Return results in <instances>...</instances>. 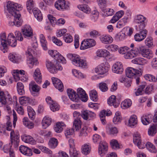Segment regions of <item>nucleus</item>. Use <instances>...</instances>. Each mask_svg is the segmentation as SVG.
I'll return each mask as SVG.
<instances>
[{
    "label": "nucleus",
    "instance_id": "21",
    "mask_svg": "<svg viewBox=\"0 0 157 157\" xmlns=\"http://www.w3.org/2000/svg\"><path fill=\"white\" fill-rule=\"evenodd\" d=\"M22 32L25 37H29L33 35V31L30 26L26 25L22 29Z\"/></svg>",
    "mask_w": 157,
    "mask_h": 157
},
{
    "label": "nucleus",
    "instance_id": "51",
    "mask_svg": "<svg viewBox=\"0 0 157 157\" xmlns=\"http://www.w3.org/2000/svg\"><path fill=\"white\" fill-rule=\"evenodd\" d=\"M99 88L102 92H105L107 91L108 87L107 84L105 82H101L99 85Z\"/></svg>",
    "mask_w": 157,
    "mask_h": 157
},
{
    "label": "nucleus",
    "instance_id": "35",
    "mask_svg": "<svg viewBox=\"0 0 157 157\" xmlns=\"http://www.w3.org/2000/svg\"><path fill=\"white\" fill-rule=\"evenodd\" d=\"M77 7L79 10L86 13H90V9L86 5H78Z\"/></svg>",
    "mask_w": 157,
    "mask_h": 157
},
{
    "label": "nucleus",
    "instance_id": "24",
    "mask_svg": "<svg viewBox=\"0 0 157 157\" xmlns=\"http://www.w3.org/2000/svg\"><path fill=\"white\" fill-rule=\"evenodd\" d=\"M22 140L24 142L31 144H36V141L31 136L27 135H24L22 137Z\"/></svg>",
    "mask_w": 157,
    "mask_h": 157
},
{
    "label": "nucleus",
    "instance_id": "25",
    "mask_svg": "<svg viewBox=\"0 0 157 157\" xmlns=\"http://www.w3.org/2000/svg\"><path fill=\"white\" fill-rule=\"evenodd\" d=\"M33 12L35 17L39 21H41L43 19L42 15L40 11L37 8H34Z\"/></svg>",
    "mask_w": 157,
    "mask_h": 157
},
{
    "label": "nucleus",
    "instance_id": "1",
    "mask_svg": "<svg viewBox=\"0 0 157 157\" xmlns=\"http://www.w3.org/2000/svg\"><path fill=\"white\" fill-rule=\"evenodd\" d=\"M6 7L7 10L11 15L9 17L10 19L9 23L10 25L17 27L21 25L23 21L20 18L21 15L19 13V6L18 4L9 1L7 2Z\"/></svg>",
    "mask_w": 157,
    "mask_h": 157
},
{
    "label": "nucleus",
    "instance_id": "30",
    "mask_svg": "<svg viewBox=\"0 0 157 157\" xmlns=\"http://www.w3.org/2000/svg\"><path fill=\"white\" fill-rule=\"evenodd\" d=\"M52 119L48 117H45L44 118L42 122V126L44 128H46L51 123Z\"/></svg>",
    "mask_w": 157,
    "mask_h": 157
},
{
    "label": "nucleus",
    "instance_id": "56",
    "mask_svg": "<svg viewBox=\"0 0 157 157\" xmlns=\"http://www.w3.org/2000/svg\"><path fill=\"white\" fill-rule=\"evenodd\" d=\"M140 47L138 48H136L133 50H132L130 51L132 56L134 57H136L140 54Z\"/></svg>",
    "mask_w": 157,
    "mask_h": 157
},
{
    "label": "nucleus",
    "instance_id": "8",
    "mask_svg": "<svg viewBox=\"0 0 157 157\" xmlns=\"http://www.w3.org/2000/svg\"><path fill=\"white\" fill-rule=\"evenodd\" d=\"M55 6L58 10L62 11L67 10L69 8V5L66 3L64 0H57L55 3Z\"/></svg>",
    "mask_w": 157,
    "mask_h": 157
},
{
    "label": "nucleus",
    "instance_id": "13",
    "mask_svg": "<svg viewBox=\"0 0 157 157\" xmlns=\"http://www.w3.org/2000/svg\"><path fill=\"white\" fill-rule=\"evenodd\" d=\"M52 79L55 87L59 91H62L63 89V86L60 80L55 77L52 78Z\"/></svg>",
    "mask_w": 157,
    "mask_h": 157
},
{
    "label": "nucleus",
    "instance_id": "60",
    "mask_svg": "<svg viewBox=\"0 0 157 157\" xmlns=\"http://www.w3.org/2000/svg\"><path fill=\"white\" fill-rule=\"evenodd\" d=\"M145 43L146 45L148 47H151L153 44L152 39L151 37L147 38L145 40Z\"/></svg>",
    "mask_w": 157,
    "mask_h": 157
},
{
    "label": "nucleus",
    "instance_id": "19",
    "mask_svg": "<svg viewBox=\"0 0 157 157\" xmlns=\"http://www.w3.org/2000/svg\"><path fill=\"white\" fill-rule=\"evenodd\" d=\"M147 31L145 30L144 32H140V33H136L134 36L135 40L137 41H140L145 39L146 37Z\"/></svg>",
    "mask_w": 157,
    "mask_h": 157
},
{
    "label": "nucleus",
    "instance_id": "55",
    "mask_svg": "<svg viewBox=\"0 0 157 157\" xmlns=\"http://www.w3.org/2000/svg\"><path fill=\"white\" fill-rule=\"evenodd\" d=\"M87 43L88 42L86 40V41L84 40L82 41L81 43L80 47V49L81 50H84L90 48L89 45Z\"/></svg>",
    "mask_w": 157,
    "mask_h": 157
},
{
    "label": "nucleus",
    "instance_id": "42",
    "mask_svg": "<svg viewBox=\"0 0 157 157\" xmlns=\"http://www.w3.org/2000/svg\"><path fill=\"white\" fill-rule=\"evenodd\" d=\"M90 99L94 101H96L98 99L97 93L95 90H93L90 92Z\"/></svg>",
    "mask_w": 157,
    "mask_h": 157
},
{
    "label": "nucleus",
    "instance_id": "27",
    "mask_svg": "<svg viewBox=\"0 0 157 157\" xmlns=\"http://www.w3.org/2000/svg\"><path fill=\"white\" fill-rule=\"evenodd\" d=\"M58 141L56 138L52 137L50 139L48 142V145L50 148L52 149L55 148L58 145Z\"/></svg>",
    "mask_w": 157,
    "mask_h": 157
},
{
    "label": "nucleus",
    "instance_id": "32",
    "mask_svg": "<svg viewBox=\"0 0 157 157\" xmlns=\"http://www.w3.org/2000/svg\"><path fill=\"white\" fill-rule=\"evenodd\" d=\"M146 84L145 82H143L142 85H140L138 88L137 90L135 92V94L136 96L142 95L144 93L143 89L145 87Z\"/></svg>",
    "mask_w": 157,
    "mask_h": 157
},
{
    "label": "nucleus",
    "instance_id": "12",
    "mask_svg": "<svg viewBox=\"0 0 157 157\" xmlns=\"http://www.w3.org/2000/svg\"><path fill=\"white\" fill-rule=\"evenodd\" d=\"M46 65L48 71L51 73L55 74L56 73L57 71V68L52 61L48 60L46 61Z\"/></svg>",
    "mask_w": 157,
    "mask_h": 157
},
{
    "label": "nucleus",
    "instance_id": "52",
    "mask_svg": "<svg viewBox=\"0 0 157 157\" xmlns=\"http://www.w3.org/2000/svg\"><path fill=\"white\" fill-rule=\"evenodd\" d=\"M110 144L113 149H116L119 148V145L118 141L116 140H111Z\"/></svg>",
    "mask_w": 157,
    "mask_h": 157
},
{
    "label": "nucleus",
    "instance_id": "3",
    "mask_svg": "<svg viewBox=\"0 0 157 157\" xmlns=\"http://www.w3.org/2000/svg\"><path fill=\"white\" fill-rule=\"evenodd\" d=\"M68 95L72 101L78 102L80 99L82 101L86 102L87 100V96L85 91L81 88H79L77 90V94L72 89L67 90Z\"/></svg>",
    "mask_w": 157,
    "mask_h": 157
},
{
    "label": "nucleus",
    "instance_id": "57",
    "mask_svg": "<svg viewBox=\"0 0 157 157\" xmlns=\"http://www.w3.org/2000/svg\"><path fill=\"white\" fill-rule=\"evenodd\" d=\"M40 149L44 152L49 154H52V151L48 148L43 146H39Z\"/></svg>",
    "mask_w": 157,
    "mask_h": 157
},
{
    "label": "nucleus",
    "instance_id": "54",
    "mask_svg": "<svg viewBox=\"0 0 157 157\" xmlns=\"http://www.w3.org/2000/svg\"><path fill=\"white\" fill-rule=\"evenodd\" d=\"M50 107L51 110L53 112H55L59 110L60 106L56 103L54 102L50 105Z\"/></svg>",
    "mask_w": 157,
    "mask_h": 157
},
{
    "label": "nucleus",
    "instance_id": "15",
    "mask_svg": "<svg viewBox=\"0 0 157 157\" xmlns=\"http://www.w3.org/2000/svg\"><path fill=\"white\" fill-rule=\"evenodd\" d=\"M73 64L77 67L82 68H85L87 65L86 60L78 56L76 58L75 61H73Z\"/></svg>",
    "mask_w": 157,
    "mask_h": 157
},
{
    "label": "nucleus",
    "instance_id": "39",
    "mask_svg": "<svg viewBox=\"0 0 157 157\" xmlns=\"http://www.w3.org/2000/svg\"><path fill=\"white\" fill-rule=\"evenodd\" d=\"M133 136V142L136 145L139 143L141 144V140L139 133L138 132H136L134 134Z\"/></svg>",
    "mask_w": 157,
    "mask_h": 157
},
{
    "label": "nucleus",
    "instance_id": "10",
    "mask_svg": "<svg viewBox=\"0 0 157 157\" xmlns=\"http://www.w3.org/2000/svg\"><path fill=\"white\" fill-rule=\"evenodd\" d=\"M139 49L140 51V54L143 57L148 59L153 57V54L150 50L145 48L144 46L140 47Z\"/></svg>",
    "mask_w": 157,
    "mask_h": 157
},
{
    "label": "nucleus",
    "instance_id": "17",
    "mask_svg": "<svg viewBox=\"0 0 157 157\" xmlns=\"http://www.w3.org/2000/svg\"><path fill=\"white\" fill-rule=\"evenodd\" d=\"M33 77L35 81L39 84L42 82V77L40 69L37 68L35 70L33 75Z\"/></svg>",
    "mask_w": 157,
    "mask_h": 157
},
{
    "label": "nucleus",
    "instance_id": "62",
    "mask_svg": "<svg viewBox=\"0 0 157 157\" xmlns=\"http://www.w3.org/2000/svg\"><path fill=\"white\" fill-rule=\"evenodd\" d=\"M16 39L21 41L23 40L21 33L19 31H16L15 33Z\"/></svg>",
    "mask_w": 157,
    "mask_h": 157
},
{
    "label": "nucleus",
    "instance_id": "23",
    "mask_svg": "<svg viewBox=\"0 0 157 157\" xmlns=\"http://www.w3.org/2000/svg\"><path fill=\"white\" fill-rule=\"evenodd\" d=\"M100 39L102 43L105 44H110L113 41V39L111 36L107 35L101 36Z\"/></svg>",
    "mask_w": 157,
    "mask_h": 157
},
{
    "label": "nucleus",
    "instance_id": "14",
    "mask_svg": "<svg viewBox=\"0 0 157 157\" xmlns=\"http://www.w3.org/2000/svg\"><path fill=\"white\" fill-rule=\"evenodd\" d=\"M106 132L108 135L113 136H116L118 133V130L115 127L110 124H108L106 128Z\"/></svg>",
    "mask_w": 157,
    "mask_h": 157
},
{
    "label": "nucleus",
    "instance_id": "59",
    "mask_svg": "<svg viewBox=\"0 0 157 157\" xmlns=\"http://www.w3.org/2000/svg\"><path fill=\"white\" fill-rule=\"evenodd\" d=\"M144 77L146 80L150 82H155V77L153 75L150 74H146L144 76Z\"/></svg>",
    "mask_w": 157,
    "mask_h": 157
},
{
    "label": "nucleus",
    "instance_id": "2",
    "mask_svg": "<svg viewBox=\"0 0 157 157\" xmlns=\"http://www.w3.org/2000/svg\"><path fill=\"white\" fill-rule=\"evenodd\" d=\"M0 40L1 46L0 48L1 50L2 51L3 53L7 52L8 45L12 47H14L17 45V40L13 34L12 33H10L8 34L7 39L6 33H2L0 35Z\"/></svg>",
    "mask_w": 157,
    "mask_h": 157
},
{
    "label": "nucleus",
    "instance_id": "58",
    "mask_svg": "<svg viewBox=\"0 0 157 157\" xmlns=\"http://www.w3.org/2000/svg\"><path fill=\"white\" fill-rule=\"evenodd\" d=\"M48 17L52 26L56 24L57 21L55 17L50 14H48Z\"/></svg>",
    "mask_w": 157,
    "mask_h": 157
},
{
    "label": "nucleus",
    "instance_id": "6",
    "mask_svg": "<svg viewBox=\"0 0 157 157\" xmlns=\"http://www.w3.org/2000/svg\"><path fill=\"white\" fill-rule=\"evenodd\" d=\"M11 143L12 145L13 144L15 148H17L19 145L20 142V135L18 132L11 131L10 132Z\"/></svg>",
    "mask_w": 157,
    "mask_h": 157
},
{
    "label": "nucleus",
    "instance_id": "41",
    "mask_svg": "<svg viewBox=\"0 0 157 157\" xmlns=\"http://www.w3.org/2000/svg\"><path fill=\"white\" fill-rule=\"evenodd\" d=\"M55 59L56 60V63L57 61L61 62L63 64H65L66 63L65 59L59 53H58L57 55H56Z\"/></svg>",
    "mask_w": 157,
    "mask_h": 157
},
{
    "label": "nucleus",
    "instance_id": "50",
    "mask_svg": "<svg viewBox=\"0 0 157 157\" xmlns=\"http://www.w3.org/2000/svg\"><path fill=\"white\" fill-rule=\"evenodd\" d=\"M132 102L131 100L130 99H126L122 101L121 103L122 106H123L125 108H128L129 107L132 105Z\"/></svg>",
    "mask_w": 157,
    "mask_h": 157
},
{
    "label": "nucleus",
    "instance_id": "31",
    "mask_svg": "<svg viewBox=\"0 0 157 157\" xmlns=\"http://www.w3.org/2000/svg\"><path fill=\"white\" fill-rule=\"evenodd\" d=\"M65 124L63 122H60L56 123L54 128V130L57 133H60L63 130V127Z\"/></svg>",
    "mask_w": 157,
    "mask_h": 157
},
{
    "label": "nucleus",
    "instance_id": "34",
    "mask_svg": "<svg viewBox=\"0 0 157 157\" xmlns=\"http://www.w3.org/2000/svg\"><path fill=\"white\" fill-rule=\"evenodd\" d=\"M17 89L18 93L20 95H23L25 94L24 86L23 84L21 82H18L17 83Z\"/></svg>",
    "mask_w": 157,
    "mask_h": 157
},
{
    "label": "nucleus",
    "instance_id": "61",
    "mask_svg": "<svg viewBox=\"0 0 157 157\" xmlns=\"http://www.w3.org/2000/svg\"><path fill=\"white\" fill-rule=\"evenodd\" d=\"M74 132L73 128L70 129H67L65 131V134L67 138H69V136L72 135Z\"/></svg>",
    "mask_w": 157,
    "mask_h": 157
},
{
    "label": "nucleus",
    "instance_id": "18",
    "mask_svg": "<svg viewBox=\"0 0 157 157\" xmlns=\"http://www.w3.org/2000/svg\"><path fill=\"white\" fill-rule=\"evenodd\" d=\"M19 150L23 154L27 156H31L33 154L32 150L27 147L21 145L19 147Z\"/></svg>",
    "mask_w": 157,
    "mask_h": 157
},
{
    "label": "nucleus",
    "instance_id": "48",
    "mask_svg": "<svg viewBox=\"0 0 157 157\" xmlns=\"http://www.w3.org/2000/svg\"><path fill=\"white\" fill-rule=\"evenodd\" d=\"M69 154L70 157H78V153L75 148H70Z\"/></svg>",
    "mask_w": 157,
    "mask_h": 157
},
{
    "label": "nucleus",
    "instance_id": "33",
    "mask_svg": "<svg viewBox=\"0 0 157 157\" xmlns=\"http://www.w3.org/2000/svg\"><path fill=\"white\" fill-rule=\"evenodd\" d=\"M82 122L79 118L75 119L73 123V128L76 129V131L78 130L81 128Z\"/></svg>",
    "mask_w": 157,
    "mask_h": 157
},
{
    "label": "nucleus",
    "instance_id": "7",
    "mask_svg": "<svg viewBox=\"0 0 157 157\" xmlns=\"http://www.w3.org/2000/svg\"><path fill=\"white\" fill-rule=\"evenodd\" d=\"M13 76L15 82L19 80L25 81L27 79L25 77V71L23 70H13Z\"/></svg>",
    "mask_w": 157,
    "mask_h": 157
},
{
    "label": "nucleus",
    "instance_id": "45",
    "mask_svg": "<svg viewBox=\"0 0 157 157\" xmlns=\"http://www.w3.org/2000/svg\"><path fill=\"white\" fill-rule=\"evenodd\" d=\"M106 116L105 110H103L100 112L99 116L101 121L103 124H105L106 123V121L105 119Z\"/></svg>",
    "mask_w": 157,
    "mask_h": 157
},
{
    "label": "nucleus",
    "instance_id": "29",
    "mask_svg": "<svg viewBox=\"0 0 157 157\" xmlns=\"http://www.w3.org/2000/svg\"><path fill=\"white\" fill-rule=\"evenodd\" d=\"M132 62L135 64L143 65L147 63V61L142 58H137L132 60Z\"/></svg>",
    "mask_w": 157,
    "mask_h": 157
},
{
    "label": "nucleus",
    "instance_id": "16",
    "mask_svg": "<svg viewBox=\"0 0 157 157\" xmlns=\"http://www.w3.org/2000/svg\"><path fill=\"white\" fill-rule=\"evenodd\" d=\"M108 70V67L104 65H100L95 68V71L98 74L103 75L106 73Z\"/></svg>",
    "mask_w": 157,
    "mask_h": 157
},
{
    "label": "nucleus",
    "instance_id": "20",
    "mask_svg": "<svg viewBox=\"0 0 157 157\" xmlns=\"http://www.w3.org/2000/svg\"><path fill=\"white\" fill-rule=\"evenodd\" d=\"M152 116L151 114L144 115L141 117V120L142 124L144 125H147L151 123Z\"/></svg>",
    "mask_w": 157,
    "mask_h": 157
},
{
    "label": "nucleus",
    "instance_id": "37",
    "mask_svg": "<svg viewBox=\"0 0 157 157\" xmlns=\"http://www.w3.org/2000/svg\"><path fill=\"white\" fill-rule=\"evenodd\" d=\"M8 58L10 61L14 63H17L18 62L19 57L17 54L10 53Z\"/></svg>",
    "mask_w": 157,
    "mask_h": 157
},
{
    "label": "nucleus",
    "instance_id": "47",
    "mask_svg": "<svg viewBox=\"0 0 157 157\" xmlns=\"http://www.w3.org/2000/svg\"><path fill=\"white\" fill-rule=\"evenodd\" d=\"M121 117L119 112H116L115 116L113 119V122L115 124H117L121 122Z\"/></svg>",
    "mask_w": 157,
    "mask_h": 157
},
{
    "label": "nucleus",
    "instance_id": "63",
    "mask_svg": "<svg viewBox=\"0 0 157 157\" xmlns=\"http://www.w3.org/2000/svg\"><path fill=\"white\" fill-rule=\"evenodd\" d=\"M67 57L72 61L73 63V61H75L76 58H77L78 56L75 54H68L67 55Z\"/></svg>",
    "mask_w": 157,
    "mask_h": 157
},
{
    "label": "nucleus",
    "instance_id": "28",
    "mask_svg": "<svg viewBox=\"0 0 157 157\" xmlns=\"http://www.w3.org/2000/svg\"><path fill=\"white\" fill-rule=\"evenodd\" d=\"M109 54V52L105 49L98 50L96 52L97 56L99 57L108 56Z\"/></svg>",
    "mask_w": 157,
    "mask_h": 157
},
{
    "label": "nucleus",
    "instance_id": "5",
    "mask_svg": "<svg viewBox=\"0 0 157 157\" xmlns=\"http://www.w3.org/2000/svg\"><path fill=\"white\" fill-rule=\"evenodd\" d=\"M143 70L140 69L139 70L132 67L127 68L126 70V75L128 78H131L135 75L140 76L142 75Z\"/></svg>",
    "mask_w": 157,
    "mask_h": 157
},
{
    "label": "nucleus",
    "instance_id": "26",
    "mask_svg": "<svg viewBox=\"0 0 157 157\" xmlns=\"http://www.w3.org/2000/svg\"><path fill=\"white\" fill-rule=\"evenodd\" d=\"M138 120L137 117L133 115L130 117L128 120V125L131 127H133L137 124Z\"/></svg>",
    "mask_w": 157,
    "mask_h": 157
},
{
    "label": "nucleus",
    "instance_id": "46",
    "mask_svg": "<svg viewBox=\"0 0 157 157\" xmlns=\"http://www.w3.org/2000/svg\"><path fill=\"white\" fill-rule=\"evenodd\" d=\"M34 2L33 0H27L26 3V6L27 10L29 13L33 7Z\"/></svg>",
    "mask_w": 157,
    "mask_h": 157
},
{
    "label": "nucleus",
    "instance_id": "4",
    "mask_svg": "<svg viewBox=\"0 0 157 157\" xmlns=\"http://www.w3.org/2000/svg\"><path fill=\"white\" fill-rule=\"evenodd\" d=\"M33 52V51L31 48H29L26 52V55L28 57L27 63L30 68H32L33 66L36 65L38 64L37 60L33 58L32 55Z\"/></svg>",
    "mask_w": 157,
    "mask_h": 157
},
{
    "label": "nucleus",
    "instance_id": "64",
    "mask_svg": "<svg viewBox=\"0 0 157 157\" xmlns=\"http://www.w3.org/2000/svg\"><path fill=\"white\" fill-rule=\"evenodd\" d=\"M125 33L121 32L117 35L116 37L119 40H122L125 39Z\"/></svg>",
    "mask_w": 157,
    "mask_h": 157
},
{
    "label": "nucleus",
    "instance_id": "36",
    "mask_svg": "<svg viewBox=\"0 0 157 157\" xmlns=\"http://www.w3.org/2000/svg\"><path fill=\"white\" fill-rule=\"evenodd\" d=\"M147 148L150 152L156 153L157 150L154 145L151 142H148L145 145Z\"/></svg>",
    "mask_w": 157,
    "mask_h": 157
},
{
    "label": "nucleus",
    "instance_id": "22",
    "mask_svg": "<svg viewBox=\"0 0 157 157\" xmlns=\"http://www.w3.org/2000/svg\"><path fill=\"white\" fill-rule=\"evenodd\" d=\"M108 103L110 106H113L115 107L118 106L120 103L116 100V97L114 95L111 96L108 99Z\"/></svg>",
    "mask_w": 157,
    "mask_h": 157
},
{
    "label": "nucleus",
    "instance_id": "9",
    "mask_svg": "<svg viewBox=\"0 0 157 157\" xmlns=\"http://www.w3.org/2000/svg\"><path fill=\"white\" fill-rule=\"evenodd\" d=\"M108 149V144L105 141H101L98 146L99 154L101 156H103L107 153Z\"/></svg>",
    "mask_w": 157,
    "mask_h": 157
},
{
    "label": "nucleus",
    "instance_id": "40",
    "mask_svg": "<svg viewBox=\"0 0 157 157\" xmlns=\"http://www.w3.org/2000/svg\"><path fill=\"white\" fill-rule=\"evenodd\" d=\"M19 100L21 105H24L29 103L30 98L28 97L24 96L20 98Z\"/></svg>",
    "mask_w": 157,
    "mask_h": 157
},
{
    "label": "nucleus",
    "instance_id": "43",
    "mask_svg": "<svg viewBox=\"0 0 157 157\" xmlns=\"http://www.w3.org/2000/svg\"><path fill=\"white\" fill-rule=\"evenodd\" d=\"M82 152L85 155H86L89 154L90 151V146L88 144H85L82 147Z\"/></svg>",
    "mask_w": 157,
    "mask_h": 157
},
{
    "label": "nucleus",
    "instance_id": "44",
    "mask_svg": "<svg viewBox=\"0 0 157 157\" xmlns=\"http://www.w3.org/2000/svg\"><path fill=\"white\" fill-rule=\"evenodd\" d=\"M145 19V18L143 16L141 15H137L135 17V21L136 23L140 24L144 22Z\"/></svg>",
    "mask_w": 157,
    "mask_h": 157
},
{
    "label": "nucleus",
    "instance_id": "49",
    "mask_svg": "<svg viewBox=\"0 0 157 157\" xmlns=\"http://www.w3.org/2000/svg\"><path fill=\"white\" fill-rule=\"evenodd\" d=\"M32 89L33 92L36 93H32L33 94L34 96H38L39 94V92L40 90L39 86L36 84L33 85L32 86Z\"/></svg>",
    "mask_w": 157,
    "mask_h": 157
},
{
    "label": "nucleus",
    "instance_id": "11",
    "mask_svg": "<svg viewBox=\"0 0 157 157\" xmlns=\"http://www.w3.org/2000/svg\"><path fill=\"white\" fill-rule=\"evenodd\" d=\"M112 70L114 73L116 74H122L124 71L122 63L119 62H116L112 66Z\"/></svg>",
    "mask_w": 157,
    "mask_h": 157
},
{
    "label": "nucleus",
    "instance_id": "38",
    "mask_svg": "<svg viewBox=\"0 0 157 157\" xmlns=\"http://www.w3.org/2000/svg\"><path fill=\"white\" fill-rule=\"evenodd\" d=\"M157 131V125L153 124L151 125L148 130V134L151 136H154L156 133Z\"/></svg>",
    "mask_w": 157,
    "mask_h": 157
},
{
    "label": "nucleus",
    "instance_id": "53",
    "mask_svg": "<svg viewBox=\"0 0 157 157\" xmlns=\"http://www.w3.org/2000/svg\"><path fill=\"white\" fill-rule=\"evenodd\" d=\"M63 39L65 42L67 43H70L73 41V38L69 34L67 33L63 36Z\"/></svg>",
    "mask_w": 157,
    "mask_h": 157
}]
</instances>
